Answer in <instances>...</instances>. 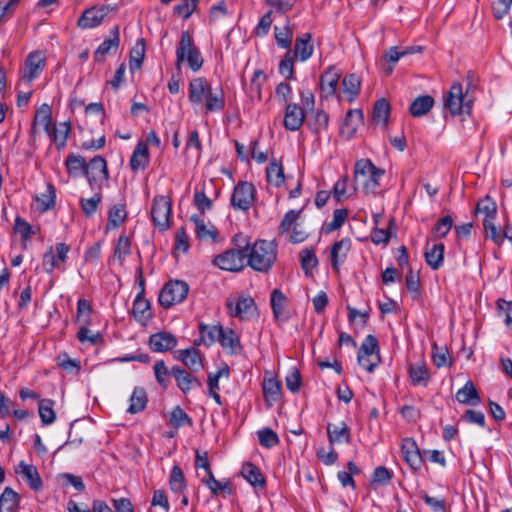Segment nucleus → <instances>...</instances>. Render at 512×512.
<instances>
[{
    "instance_id": "1",
    "label": "nucleus",
    "mask_w": 512,
    "mask_h": 512,
    "mask_svg": "<svg viewBox=\"0 0 512 512\" xmlns=\"http://www.w3.org/2000/svg\"><path fill=\"white\" fill-rule=\"evenodd\" d=\"M246 264L258 272H268L277 258V245L274 241L256 240L250 244L245 240Z\"/></svg>"
},
{
    "instance_id": "2",
    "label": "nucleus",
    "mask_w": 512,
    "mask_h": 512,
    "mask_svg": "<svg viewBox=\"0 0 512 512\" xmlns=\"http://www.w3.org/2000/svg\"><path fill=\"white\" fill-rule=\"evenodd\" d=\"M385 171L376 167L369 159H360L355 164L354 179L360 182L366 194H375Z\"/></svg>"
},
{
    "instance_id": "3",
    "label": "nucleus",
    "mask_w": 512,
    "mask_h": 512,
    "mask_svg": "<svg viewBox=\"0 0 512 512\" xmlns=\"http://www.w3.org/2000/svg\"><path fill=\"white\" fill-rule=\"evenodd\" d=\"M237 249L227 250L213 259V264L222 270L226 271H240L246 265L245 238L241 234H237L233 237Z\"/></svg>"
},
{
    "instance_id": "4",
    "label": "nucleus",
    "mask_w": 512,
    "mask_h": 512,
    "mask_svg": "<svg viewBox=\"0 0 512 512\" xmlns=\"http://www.w3.org/2000/svg\"><path fill=\"white\" fill-rule=\"evenodd\" d=\"M471 83L468 84L466 92H463L462 84L455 82L444 97V107L449 110L452 116L470 114L473 99L469 97Z\"/></svg>"
},
{
    "instance_id": "5",
    "label": "nucleus",
    "mask_w": 512,
    "mask_h": 512,
    "mask_svg": "<svg viewBox=\"0 0 512 512\" xmlns=\"http://www.w3.org/2000/svg\"><path fill=\"white\" fill-rule=\"evenodd\" d=\"M186 60L189 67L198 71L203 65V58L199 49L194 45L193 39L188 31L181 34L179 46L176 50V67L180 69L181 63Z\"/></svg>"
},
{
    "instance_id": "6",
    "label": "nucleus",
    "mask_w": 512,
    "mask_h": 512,
    "mask_svg": "<svg viewBox=\"0 0 512 512\" xmlns=\"http://www.w3.org/2000/svg\"><path fill=\"white\" fill-rule=\"evenodd\" d=\"M188 292L189 286L186 282L170 280L162 287L159 293V304L165 309L170 308L186 299Z\"/></svg>"
},
{
    "instance_id": "7",
    "label": "nucleus",
    "mask_w": 512,
    "mask_h": 512,
    "mask_svg": "<svg viewBox=\"0 0 512 512\" xmlns=\"http://www.w3.org/2000/svg\"><path fill=\"white\" fill-rule=\"evenodd\" d=\"M85 177L92 190L102 189L109 179L106 160L100 155L91 158L86 165Z\"/></svg>"
},
{
    "instance_id": "8",
    "label": "nucleus",
    "mask_w": 512,
    "mask_h": 512,
    "mask_svg": "<svg viewBox=\"0 0 512 512\" xmlns=\"http://www.w3.org/2000/svg\"><path fill=\"white\" fill-rule=\"evenodd\" d=\"M256 189L251 182L240 181L231 195V205L236 210L248 211L255 201Z\"/></svg>"
},
{
    "instance_id": "9",
    "label": "nucleus",
    "mask_w": 512,
    "mask_h": 512,
    "mask_svg": "<svg viewBox=\"0 0 512 512\" xmlns=\"http://www.w3.org/2000/svg\"><path fill=\"white\" fill-rule=\"evenodd\" d=\"M171 201L168 197L155 196L151 208L152 221L160 231H165L170 227Z\"/></svg>"
},
{
    "instance_id": "10",
    "label": "nucleus",
    "mask_w": 512,
    "mask_h": 512,
    "mask_svg": "<svg viewBox=\"0 0 512 512\" xmlns=\"http://www.w3.org/2000/svg\"><path fill=\"white\" fill-rule=\"evenodd\" d=\"M226 307L230 316L239 318L240 320H249L256 312V305L250 296L232 298L226 300Z\"/></svg>"
},
{
    "instance_id": "11",
    "label": "nucleus",
    "mask_w": 512,
    "mask_h": 512,
    "mask_svg": "<svg viewBox=\"0 0 512 512\" xmlns=\"http://www.w3.org/2000/svg\"><path fill=\"white\" fill-rule=\"evenodd\" d=\"M114 8L110 5H102L99 7H91L86 9L78 19L77 25L82 29H90L99 26L104 18Z\"/></svg>"
},
{
    "instance_id": "12",
    "label": "nucleus",
    "mask_w": 512,
    "mask_h": 512,
    "mask_svg": "<svg viewBox=\"0 0 512 512\" xmlns=\"http://www.w3.org/2000/svg\"><path fill=\"white\" fill-rule=\"evenodd\" d=\"M306 110L297 103H287L285 105V113L283 125L286 130L297 131L303 125L306 118Z\"/></svg>"
},
{
    "instance_id": "13",
    "label": "nucleus",
    "mask_w": 512,
    "mask_h": 512,
    "mask_svg": "<svg viewBox=\"0 0 512 512\" xmlns=\"http://www.w3.org/2000/svg\"><path fill=\"white\" fill-rule=\"evenodd\" d=\"M45 66V56L40 51H34L29 53L25 60L24 70L22 72V78L30 82L37 78Z\"/></svg>"
},
{
    "instance_id": "14",
    "label": "nucleus",
    "mask_w": 512,
    "mask_h": 512,
    "mask_svg": "<svg viewBox=\"0 0 512 512\" xmlns=\"http://www.w3.org/2000/svg\"><path fill=\"white\" fill-rule=\"evenodd\" d=\"M401 452L405 462L415 471L420 470L423 459L419 447L413 438H405L402 441Z\"/></svg>"
},
{
    "instance_id": "15",
    "label": "nucleus",
    "mask_w": 512,
    "mask_h": 512,
    "mask_svg": "<svg viewBox=\"0 0 512 512\" xmlns=\"http://www.w3.org/2000/svg\"><path fill=\"white\" fill-rule=\"evenodd\" d=\"M172 376L174 377L178 388L187 394L194 388H201L202 383L198 377L193 376L186 369L180 366H173L171 368Z\"/></svg>"
},
{
    "instance_id": "16",
    "label": "nucleus",
    "mask_w": 512,
    "mask_h": 512,
    "mask_svg": "<svg viewBox=\"0 0 512 512\" xmlns=\"http://www.w3.org/2000/svg\"><path fill=\"white\" fill-rule=\"evenodd\" d=\"M176 337L166 331H160L150 335L149 337V347L153 352L164 353L172 350L177 346Z\"/></svg>"
},
{
    "instance_id": "17",
    "label": "nucleus",
    "mask_w": 512,
    "mask_h": 512,
    "mask_svg": "<svg viewBox=\"0 0 512 512\" xmlns=\"http://www.w3.org/2000/svg\"><path fill=\"white\" fill-rule=\"evenodd\" d=\"M212 90L211 84L206 78L197 77L189 83V100L193 104L202 105L207 95Z\"/></svg>"
},
{
    "instance_id": "18",
    "label": "nucleus",
    "mask_w": 512,
    "mask_h": 512,
    "mask_svg": "<svg viewBox=\"0 0 512 512\" xmlns=\"http://www.w3.org/2000/svg\"><path fill=\"white\" fill-rule=\"evenodd\" d=\"M177 359L192 372H199L204 367L202 355L195 347L179 350Z\"/></svg>"
},
{
    "instance_id": "19",
    "label": "nucleus",
    "mask_w": 512,
    "mask_h": 512,
    "mask_svg": "<svg viewBox=\"0 0 512 512\" xmlns=\"http://www.w3.org/2000/svg\"><path fill=\"white\" fill-rule=\"evenodd\" d=\"M351 249L350 238H343L333 244L330 252V261L333 270L339 271L341 264L345 261Z\"/></svg>"
},
{
    "instance_id": "20",
    "label": "nucleus",
    "mask_w": 512,
    "mask_h": 512,
    "mask_svg": "<svg viewBox=\"0 0 512 512\" xmlns=\"http://www.w3.org/2000/svg\"><path fill=\"white\" fill-rule=\"evenodd\" d=\"M16 473L20 474L24 481L34 491L42 489L43 483L40 474L34 465L26 464L24 461H20Z\"/></svg>"
},
{
    "instance_id": "21",
    "label": "nucleus",
    "mask_w": 512,
    "mask_h": 512,
    "mask_svg": "<svg viewBox=\"0 0 512 512\" xmlns=\"http://www.w3.org/2000/svg\"><path fill=\"white\" fill-rule=\"evenodd\" d=\"M327 436L330 444L350 443L351 433L346 422L341 421L339 424H327Z\"/></svg>"
},
{
    "instance_id": "22",
    "label": "nucleus",
    "mask_w": 512,
    "mask_h": 512,
    "mask_svg": "<svg viewBox=\"0 0 512 512\" xmlns=\"http://www.w3.org/2000/svg\"><path fill=\"white\" fill-rule=\"evenodd\" d=\"M120 42L119 30L117 27L113 29V37L103 41L94 52V59L97 62H104L109 54L117 52Z\"/></svg>"
},
{
    "instance_id": "23",
    "label": "nucleus",
    "mask_w": 512,
    "mask_h": 512,
    "mask_svg": "<svg viewBox=\"0 0 512 512\" xmlns=\"http://www.w3.org/2000/svg\"><path fill=\"white\" fill-rule=\"evenodd\" d=\"M340 73L332 66L328 67L320 78V88L326 97L336 93Z\"/></svg>"
},
{
    "instance_id": "24",
    "label": "nucleus",
    "mask_w": 512,
    "mask_h": 512,
    "mask_svg": "<svg viewBox=\"0 0 512 512\" xmlns=\"http://www.w3.org/2000/svg\"><path fill=\"white\" fill-rule=\"evenodd\" d=\"M200 338L195 341L196 345L204 344L210 346L216 340L219 342L220 335L223 333V327L221 325H207L200 323L198 326Z\"/></svg>"
},
{
    "instance_id": "25",
    "label": "nucleus",
    "mask_w": 512,
    "mask_h": 512,
    "mask_svg": "<svg viewBox=\"0 0 512 512\" xmlns=\"http://www.w3.org/2000/svg\"><path fill=\"white\" fill-rule=\"evenodd\" d=\"M312 36L310 33H305L302 37L295 40L292 55L300 61L308 60L313 54V44L311 43Z\"/></svg>"
},
{
    "instance_id": "26",
    "label": "nucleus",
    "mask_w": 512,
    "mask_h": 512,
    "mask_svg": "<svg viewBox=\"0 0 512 512\" xmlns=\"http://www.w3.org/2000/svg\"><path fill=\"white\" fill-rule=\"evenodd\" d=\"M71 131L70 121L60 122L50 128V133H47L51 140L54 142L58 150L65 148L67 139Z\"/></svg>"
},
{
    "instance_id": "27",
    "label": "nucleus",
    "mask_w": 512,
    "mask_h": 512,
    "mask_svg": "<svg viewBox=\"0 0 512 512\" xmlns=\"http://www.w3.org/2000/svg\"><path fill=\"white\" fill-rule=\"evenodd\" d=\"M219 343L231 355L240 354L242 351L239 336L230 328H223Z\"/></svg>"
},
{
    "instance_id": "28",
    "label": "nucleus",
    "mask_w": 512,
    "mask_h": 512,
    "mask_svg": "<svg viewBox=\"0 0 512 512\" xmlns=\"http://www.w3.org/2000/svg\"><path fill=\"white\" fill-rule=\"evenodd\" d=\"M149 164V150L144 142H139L130 158L129 165L133 171L144 170Z\"/></svg>"
},
{
    "instance_id": "29",
    "label": "nucleus",
    "mask_w": 512,
    "mask_h": 512,
    "mask_svg": "<svg viewBox=\"0 0 512 512\" xmlns=\"http://www.w3.org/2000/svg\"><path fill=\"white\" fill-rule=\"evenodd\" d=\"M444 251L445 246L443 243H437L429 247L426 246V250L424 252V258L426 263L433 270H438L444 261Z\"/></svg>"
},
{
    "instance_id": "30",
    "label": "nucleus",
    "mask_w": 512,
    "mask_h": 512,
    "mask_svg": "<svg viewBox=\"0 0 512 512\" xmlns=\"http://www.w3.org/2000/svg\"><path fill=\"white\" fill-rule=\"evenodd\" d=\"M132 313L136 321L146 324L152 318L150 302L138 294L133 303Z\"/></svg>"
},
{
    "instance_id": "31",
    "label": "nucleus",
    "mask_w": 512,
    "mask_h": 512,
    "mask_svg": "<svg viewBox=\"0 0 512 512\" xmlns=\"http://www.w3.org/2000/svg\"><path fill=\"white\" fill-rule=\"evenodd\" d=\"M262 389L265 401L269 406H272L274 402L280 400L282 394V385L281 382L276 378H265L263 380Z\"/></svg>"
},
{
    "instance_id": "32",
    "label": "nucleus",
    "mask_w": 512,
    "mask_h": 512,
    "mask_svg": "<svg viewBox=\"0 0 512 512\" xmlns=\"http://www.w3.org/2000/svg\"><path fill=\"white\" fill-rule=\"evenodd\" d=\"M36 126H40L46 133H50L52 127L51 107L48 104H42L36 111L32 126V133H36Z\"/></svg>"
},
{
    "instance_id": "33",
    "label": "nucleus",
    "mask_w": 512,
    "mask_h": 512,
    "mask_svg": "<svg viewBox=\"0 0 512 512\" xmlns=\"http://www.w3.org/2000/svg\"><path fill=\"white\" fill-rule=\"evenodd\" d=\"M362 122L363 113L360 109L349 110L341 127V133L352 137Z\"/></svg>"
},
{
    "instance_id": "34",
    "label": "nucleus",
    "mask_w": 512,
    "mask_h": 512,
    "mask_svg": "<svg viewBox=\"0 0 512 512\" xmlns=\"http://www.w3.org/2000/svg\"><path fill=\"white\" fill-rule=\"evenodd\" d=\"M456 399L462 404L471 406H475L481 401L472 381H467L465 385L457 391Z\"/></svg>"
},
{
    "instance_id": "35",
    "label": "nucleus",
    "mask_w": 512,
    "mask_h": 512,
    "mask_svg": "<svg viewBox=\"0 0 512 512\" xmlns=\"http://www.w3.org/2000/svg\"><path fill=\"white\" fill-rule=\"evenodd\" d=\"M35 200L38 204L39 212L44 213L54 208L56 203V189L53 184L48 183L46 191L36 195Z\"/></svg>"
},
{
    "instance_id": "36",
    "label": "nucleus",
    "mask_w": 512,
    "mask_h": 512,
    "mask_svg": "<svg viewBox=\"0 0 512 512\" xmlns=\"http://www.w3.org/2000/svg\"><path fill=\"white\" fill-rule=\"evenodd\" d=\"M130 404L127 412L130 414H137L143 411L148 402L147 393L143 387H135L130 397Z\"/></svg>"
},
{
    "instance_id": "37",
    "label": "nucleus",
    "mask_w": 512,
    "mask_h": 512,
    "mask_svg": "<svg viewBox=\"0 0 512 512\" xmlns=\"http://www.w3.org/2000/svg\"><path fill=\"white\" fill-rule=\"evenodd\" d=\"M242 476L254 487H264L265 479L260 469L251 462L243 464L241 469Z\"/></svg>"
},
{
    "instance_id": "38",
    "label": "nucleus",
    "mask_w": 512,
    "mask_h": 512,
    "mask_svg": "<svg viewBox=\"0 0 512 512\" xmlns=\"http://www.w3.org/2000/svg\"><path fill=\"white\" fill-rule=\"evenodd\" d=\"M434 105V99L430 95H421L411 103L409 111L414 117H421L427 114Z\"/></svg>"
},
{
    "instance_id": "39",
    "label": "nucleus",
    "mask_w": 512,
    "mask_h": 512,
    "mask_svg": "<svg viewBox=\"0 0 512 512\" xmlns=\"http://www.w3.org/2000/svg\"><path fill=\"white\" fill-rule=\"evenodd\" d=\"M267 182L275 187L281 186L285 181L283 166L273 159L266 167Z\"/></svg>"
},
{
    "instance_id": "40",
    "label": "nucleus",
    "mask_w": 512,
    "mask_h": 512,
    "mask_svg": "<svg viewBox=\"0 0 512 512\" xmlns=\"http://www.w3.org/2000/svg\"><path fill=\"white\" fill-rule=\"evenodd\" d=\"M20 502V496L12 488L6 487L0 496V512H14Z\"/></svg>"
},
{
    "instance_id": "41",
    "label": "nucleus",
    "mask_w": 512,
    "mask_h": 512,
    "mask_svg": "<svg viewBox=\"0 0 512 512\" xmlns=\"http://www.w3.org/2000/svg\"><path fill=\"white\" fill-rule=\"evenodd\" d=\"M408 373L414 386L426 387L428 385L430 374L425 364L410 365Z\"/></svg>"
},
{
    "instance_id": "42",
    "label": "nucleus",
    "mask_w": 512,
    "mask_h": 512,
    "mask_svg": "<svg viewBox=\"0 0 512 512\" xmlns=\"http://www.w3.org/2000/svg\"><path fill=\"white\" fill-rule=\"evenodd\" d=\"M190 220L195 224V232L199 239H212L215 240L218 236V231L214 225L207 226L203 219L198 215H192Z\"/></svg>"
},
{
    "instance_id": "43",
    "label": "nucleus",
    "mask_w": 512,
    "mask_h": 512,
    "mask_svg": "<svg viewBox=\"0 0 512 512\" xmlns=\"http://www.w3.org/2000/svg\"><path fill=\"white\" fill-rule=\"evenodd\" d=\"M55 402L51 399H41L38 403V413L43 425H51L56 419Z\"/></svg>"
},
{
    "instance_id": "44",
    "label": "nucleus",
    "mask_w": 512,
    "mask_h": 512,
    "mask_svg": "<svg viewBox=\"0 0 512 512\" xmlns=\"http://www.w3.org/2000/svg\"><path fill=\"white\" fill-rule=\"evenodd\" d=\"M203 104L205 105L207 113L222 110L225 106L224 93L222 89H212Z\"/></svg>"
},
{
    "instance_id": "45",
    "label": "nucleus",
    "mask_w": 512,
    "mask_h": 512,
    "mask_svg": "<svg viewBox=\"0 0 512 512\" xmlns=\"http://www.w3.org/2000/svg\"><path fill=\"white\" fill-rule=\"evenodd\" d=\"M475 211L483 214L484 219L494 221L497 215V204L489 195H486L477 202Z\"/></svg>"
},
{
    "instance_id": "46",
    "label": "nucleus",
    "mask_w": 512,
    "mask_h": 512,
    "mask_svg": "<svg viewBox=\"0 0 512 512\" xmlns=\"http://www.w3.org/2000/svg\"><path fill=\"white\" fill-rule=\"evenodd\" d=\"M127 213L125 205H114L108 212L106 230L118 228L126 219Z\"/></svg>"
},
{
    "instance_id": "47",
    "label": "nucleus",
    "mask_w": 512,
    "mask_h": 512,
    "mask_svg": "<svg viewBox=\"0 0 512 512\" xmlns=\"http://www.w3.org/2000/svg\"><path fill=\"white\" fill-rule=\"evenodd\" d=\"M169 486L172 492L183 494L187 488L184 473L178 465H174L169 476Z\"/></svg>"
},
{
    "instance_id": "48",
    "label": "nucleus",
    "mask_w": 512,
    "mask_h": 512,
    "mask_svg": "<svg viewBox=\"0 0 512 512\" xmlns=\"http://www.w3.org/2000/svg\"><path fill=\"white\" fill-rule=\"evenodd\" d=\"M67 510L68 512H113L105 501L99 499L92 501L91 510L88 507L82 509L74 500H69L67 502Z\"/></svg>"
},
{
    "instance_id": "49",
    "label": "nucleus",
    "mask_w": 512,
    "mask_h": 512,
    "mask_svg": "<svg viewBox=\"0 0 512 512\" xmlns=\"http://www.w3.org/2000/svg\"><path fill=\"white\" fill-rule=\"evenodd\" d=\"M390 114V104L385 98H381L374 104L373 120L377 124L387 125Z\"/></svg>"
},
{
    "instance_id": "50",
    "label": "nucleus",
    "mask_w": 512,
    "mask_h": 512,
    "mask_svg": "<svg viewBox=\"0 0 512 512\" xmlns=\"http://www.w3.org/2000/svg\"><path fill=\"white\" fill-rule=\"evenodd\" d=\"M287 303L286 296L279 289H274L271 293L270 304L276 319L283 318V310Z\"/></svg>"
},
{
    "instance_id": "51",
    "label": "nucleus",
    "mask_w": 512,
    "mask_h": 512,
    "mask_svg": "<svg viewBox=\"0 0 512 512\" xmlns=\"http://www.w3.org/2000/svg\"><path fill=\"white\" fill-rule=\"evenodd\" d=\"M102 201V194L100 192L95 193L90 198H81L79 201L80 207L84 215L88 218L92 217L98 210V206Z\"/></svg>"
},
{
    "instance_id": "52",
    "label": "nucleus",
    "mask_w": 512,
    "mask_h": 512,
    "mask_svg": "<svg viewBox=\"0 0 512 512\" xmlns=\"http://www.w3.org/2000/svg\"><path fill=\"white\" fill-rule=\"evenodd\" d=\"M65 165L69 174L77 176L83 173L85 175L87 163L84 157L70 154L66 158Z\"/></svg>"
},
{
    "instance_id": "53",
    "label": "nucleus",
    "mask_w": 512,
    "mask_h": 512,
    "mask_svg": "<svg viewBox=\"0 0 512 512\" xmlns=\"http://www.w3.org/2000/svg\"><path fill=\"white\" fill-rule=\"evenodd\" d=\"M365 354L372 355L373 359L380 360L379 344L374 335H367L359 348L358 355Z\"/></svg>"
},
{
    "instance_id": "54",
    "label": "nucleus",
    "mask_w": 512,
    "mask_h": 512,
    "mask_svg": "<svg viewBox=\"0 0 512 512\" xmlns=\"http://www.w3.org/2000/svg\"><path fill=\"white\" fill-rule=\"evenodd\" d=\"M154 374L156 381L163 388L167 389L170 383V376H172L171 370L168 369L166 363L163 360L156 361L154 364Z\"/></svg>"
},
{
    "instance_id": "55",
    "label": "nucleus",
    "mask_w": 512,
    "mask_h": 512,
    "mask_svg": "<svg viewBox=\"0 0 512 512\" xmlns=\"http://www.w3.org/2000/svg\"><path fill=\"white\" fill-rule=\"evenodd\" d=\"M170 424L178 429L182 426H192L193 421L191 417L180 407L176 406L170 413Z\"/></svg>"
},
{
    "instance_id": "56",
    "label": "nucleus",
    "mask_w": 512,
    "mask_h": 512,
    "mask_svg": "<svg viewBox=\"0 0 512 512\" xmlns=\"http://www.w3.org/2000/svg\"><path fill=\"white\" fill-rule=\"evenodd\" d=\"M275 32V39L277 42V45L281 48H289L292 43L293 38V31L291 28L286 24L283 26H275L274 27Z\"/></svg>"
},
{
    "instance_id": "57",
    "label": "nucleus",
    "mask_w": 512,
    "mask_h": 512,
    "mask_svg": "<svg viewBox=\"0 0 512 512\" xmlns=\"http://www.w3.org/2000/svg\"><path fill=\"white\" fill-rule=\"evenodd\" d=\"M342 85L343 91L351 96L349 101H353L354 98L359 94L361 80L356 74H349L344 77Z\"/></svg>"
},
{
    "instance_id": "58",
    "label": "nucleus",
    "mask_w": 512,
    "mask_h": 512,
    "mask_svg": "<svg viewBox=\"0 0 512 512\" xmlns=\"http://www.w3.org/2000/svg\"><path fill=\"white\" fill-rule=\"evenodd\" d=\"M145 56V41L138 39L135 46L130 53V67L131 69H139L142 65Z\"/></svg>"
},
{
    "instance_id": "59",
    "label": "nucleus",
    "mask_w": 512,
    "mask_h": 512,
    "mask_svg": "<svg viewBox=\"0 0 512 512\" xmlns=\"http://www.w3.org/2000/svg\"><path fill=\"white\" fill-rule=\"evenodd\" d=\"M131 253V242L125 235H121L114 249L113 258L117 259L121 264L125 258Z\"/></svg>"
},
{
    "instance_id": "60",
    "label": "nucleus",
    "mask_w": 512,
    "mask_h": 512,
    "mask_svg": "<svg viewBox=\"0 0 512 512\" xmlns=\"http://www.w3.org/2000/svg\"><path fill=\"white\" fill-rule=\"evenodd\" d=\"M259 443L267 448H273L277 446L280 442V439L275 431L271 428H264L257 432Z\"/></svg>"
},
{
    "instance_id": "61",
    "label": "nucleus",
    "mask_w": 512,
    "mask_h": 512,
    "mask_svg": "<svg viewBox=\"0 0 512 512\" xmlns=\"http://www.w3.org/2000/svg\"><path fill=\"white\" fill-rule=\"evenodd\" d=\"M483 227L485 236L490 238L497 246H501L504 243L503 232L496 227L494 221L483 219Z\"/></svg>"
},
{
    "instance_id": "62",
    "label": "nucleus",
    "mask_w": 512,
    "mask_h": 512,
    "mask_svg": "<svg viewBox=\"0 0 512 512\" xmlns=\"http://www.w3.org/2000/svg\"><path fill=\"white\" fill-rule=\"evenodd\" d=\"M453 226V219L450 215L440 218L432 228L434 238H444L450 232Z\"/></svg>"
},
{
    "instance_id": "63",
    "label": "nucleus",
    "mask_w": 512,
    "mask_h": 512,
    "mask_svg": "<svg viewBox=\"0 0 512 512\" xmlns=\"http://www.w3.org/2000/svg\"><path fill=\"white\" fill-rule=\"evenodd\" d=\"M266 80V76L261 70H256L250 83V96L261 100L262 98V85Z\"/></svg>"
},
{
    "instance_id": "64",
    "label": "nucleus",
    "mask_w": 512,
    "mask_h": 512,
    "mask_svg": "<svg viewBox=\"0 0 512 512\" xmlns=\"http://www.w3.org/2000/svg\"><path fill=\"white\" fill-rule=\"evenodd\" d=\"M328 115L324 111H317L308 121V125L314 133H319L326 129L328 125Z\"/></svg>"
}]
</instances>
